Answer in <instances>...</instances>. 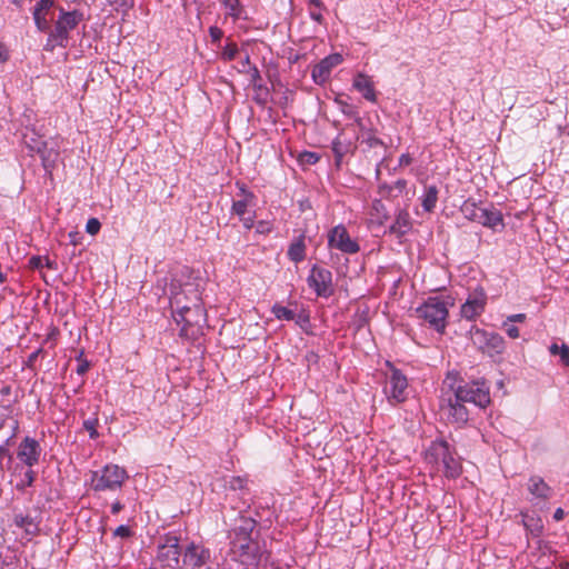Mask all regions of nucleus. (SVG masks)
Segmentation results:
<instances>
[{
    "label": "nucleus",
    "instance_id": "nucleus-1",
    "mask_svg": "<svg viewBox=\"0 0 569 569\" xmlns=\"http://www.w3.org/2000/svg\"><path fill=\"white\" fill-rule=\"evenodd\" d=\"M182 280L174 277L170 282V305L173 309L176 322L182 323L180 337L188 339H197L202 333V327L207 322V311L204 310L198 289L190 290L193 295L191 305H181Z\"/></svg>",
    "mask_w": 569,
    "mask_h": 569
},
{
    "label": "nucleus",
    "instance_id": "nucleus-2",
    "mask_svg": "<svg viewBox=\"0 0 569 569\" xmlns=\"http://www.w3.org/2000/svg\"><path fill=\"white\" fill-rule=\"evenodd\" d=\"M257 526L256 519L241 516L228 535L231 551L246 566H258L268 558L266 550L258 541Z\"/></svg>",
    "mask_w": 569,
    "mask_h": 569
},
{
    "label": "nucleus",
    "instance_id": "nucleus-3",
    "mask_svg": "<svg viewBox=\"0 0 569 569\" xmlns=\"http://www.w3.org/2000/svg\"><path fill=\"white\" fill-rule=\"evenodd\" d=\"M457 452L445 439H436L427 450V459L430 463H441L443 475L449 479H457L462 473V465Z\"/></svg>",
    "mask_w": 569,
    "mask_h": 569
},
{
    "label": "nucleus",
    "instance_id": "nucleus-4",
    "mask_svg": "<svg viewBox=\"0 0 569 569\" xmlns=\"http://www.w3.org/2000/svg\"><path fill=\"white\" fill-rule=\"evenodd\" d=\"M472 346L482 355L489 357L493 362L500 363L506 351L505 338L493 330H487L471 326L469 330Z\"/></svg>",
    "mask_w": 569,
    "mask_h": 569
},
{
    "label": "nucleus",
    "instance_id": "nucleus-5",
    "mask_svg": "<svg viewBox=\"0 0 569 569\" xmlns=\"http://www.w3.org/2000/svg\"><path fill=\"white\" fill-rule=\"evenodd\" d=\"M416 313L438 333H445L449 310L448 303L441 297H429L416 309Z\"/></svg>",
    "mask_w": 569,
    "mask_h": 569
},
{
    "label": "nucleus",
    "instance_id": "nucleus-6",
    "mask_svg": "<svg viewBox=\"0 0 569 569\" xmlns=\"http://www.w3.org/2000/svg\"><path fill=\"white\" fill-rule=\"evenodd\" d=\"M453 395L456 396V401L473 403L479 408H486L490 403V387L486 380L458 386Z\"/></svg>",
    "mask_w": 569,
    "mask_h": 569
},
{
    "label": "nucleus",
    "instance_id": "nucleus-7",
    "mask_svg": "<svg viewBox=\"0 0 569 569\" xmlns=\"http://www.w3.org/2000/svg\"><path fill=\"white\" fill-rule=\"evenodd\" d=\"M83 20V13L79 10L66 11L59 8V17L54 23L53 38L61 48H67L69 42V32L74 30Z\"/></svg>",
    "mask_w": 569,
    "mask_h": 569
},
{
    "label": "nucleus",
    "instance_id": "nucleus-8",
    "mask_svg": "<svg viewBox=\"0 0 569 569\" xmlns=\"http://www.w3.org/2000/svg\"><path fill=\"white\" fill-rule=\"evenodd\" d=\"M157 559L163 568H181V548L176 535L167 533L158 546Z\"/></svg>",
    "mask_w": 569,
    "mask_h": 569
},
{
    "label": "nucleus",
    "instance_id": "nucleus-9",
    "mask_svg": "<svg viewBox=\"0 0 569 569\" xmlns=\"http://www.w3.org/2000/svg\"><path fill=\"white\" fill-rule=\"evenodd\" d=\"M127 477V472L123 468L117 465H107L101 470L100 475L97 471L93 472L92 488L94 491L114 490L121 487Z\"/></svg>",
    "mask_w": 569,
    "mask_h": 569
},
{
    "label": "nucleus",
    "instance_id": "nucleus-10",
    "mask_svg": "<svg viewBox=\"0 0 569 569\" xmlns=\"http://www.w3.org/2000/svg\"><path fill=\"white\" fill-rule=\"evenodd\" d=\"M307 282L318 297L329 298L333 295L332 273L326 268L312 266Z\"/></svg>",
    "mask_w": 569,
    "mask_h": 569
},
{
    "label": "nucleus",
    "instance_id": "nucleus-11",
    "mask_svg": "<svg viewBox=\"0 0 569 569\" xmlns=\"http://www.w3.org/2000/svg\"><path fill=\"white\" fill-rule=\"evenodd\" d=\"M486 305L487 293L481 286H477L461 305L460 315L467 320H476L485 311Z\"/></svg>",
    "mask_w": 569,
    "mask_h": 569
},
{
    "label": "nucleus",
    "instance_id": "nucleus-12",
    "mask_svg": "<svg viewBox=\"0 0 569 569\" xmlns=\"http://www.w3.org/2000/svg\"><path fill=\"white\" fill-rule=\"evenodd\" d=\"M210 557L211 552L208 548L191 542L183 551L181 567L190 569H206V567H210L208 565Z\"/></svg>",
    "mask_w": 569,
    "mask_h": 569
},
{
    "label": "nucleus",
    "instance_id": "nucleus-13",
    "mask_svg": "<svg viewBox=\"0 0 569 569\" xmlns=\"http://www.w3.org/2000/svg\"><path fill=\"white\" fill-rule=\"evenodd\" d=\"M328 244L343 253L353 254L360 250V246L352 240L347 229L342 226H336L328 234Z\"/></svg>",
    "mask_w": 569,
    "mask_h": 569
},
{
    "label": "nucleus",
    "instance_id": "nucleus-14",
    "mask_svg": "<svg viewBox=\"0 0 569 569\" xmlns=\"http://www.w3.org/2000/svg\"><path fill=\"white\" fill-rule=\"evenodd\" d=\"M387 367L390 368L389 376V389H385L388 395V399H392L396 402H402L407 398L406 390L408 388L407 377L402 373V371L396 368L390 361L386 362Z\"/></svg>",
    "mask_w": 569,
    "mask_h": 569
},
{
    "label": "nucleus",
    "instance_id": "nucleus-15",
    "mask_svg": "<svg viewBox=\"0 0 569 569\" xmlns=\"http://www.w3.org/2000/svg\"><path fill=\"white\" fill-rule=\"evenodd\" d=\"M42 449L34 438L24 437L19 443L17 450V458L28 468H33L38 465Z\"/></svg>",
    "mask_w": 569,
    "mask_h": 569
},
{
    "label": "nucleus",
    "instance_id": "nucleus-16",
    "mask_svg": "<svg viewBox=\"0 0 569 569\" xmlns=\"http://www.w3.org/2000/svg\"><path fill=\"white\" fill-rule=\"evenodd\" d=\"M343 61L340 53H331L320 60L311 70V78L316 84L322 86L330 78L333 68Z\"/></svg>",
    "mask_w": 569,
    "mask_h": 569
},
{
    "label": "nucleus",
    "instance_id": "nucleus-17",
    "mask_svg": "<svg viewBox=\"0 0 569 569\" xmlns=\"http://www.w3.org/2000/svg\"><path fill=\"white\" fill-rule=\"evenodd\" d=\"M36 153L39 154L44 171L51 173L60 157L58 144L54 141L44 140Z\"/></svg>",
    "mask_w": 569,
    "mask_h": 569
},
{
    "label": "nucleus",
    "instance_id": "nucleus-18",
    "mask_svg": "<svg viewBox=\"0 0 569 569\" xmlns=\"http://www.w3.org/2000/svg\"><path fill=\"white\" fill-rule=\"evenodd\" d=\"M352 87L360 92L366 100L377 102L373 81L368 74L362 72L357 73L353 78Z\"/></svg>",
    "mask_w": 569,
    "mask_h": 569
},
{
    "label": "nucleus",
    "instance_id": "nucleus-19",
    "mask_svg": "<svg viewBox=\"0 0 569 569\" xmlns=\"http://www.w3.org/2000/svg\"><path fill=\"white\" fill-rule=\"evenodd\" d=\"M412 228L410 214L407 210L401 209L398 211L393 223L389 227V232L395 234L398 239L405 237Z\"/></svg>",
    "mask_w": 569,
    "mask_h": 569
},
{
    "label": "nucleus",
    "instance_id": "nucleus-20",
    "mask_svg": "<svg viewBox=\"0 0 569 569\" xmlns=\"http://www.w3.org/2000/svg\"><path fill=\"white\" fill-rule=\"evenodd\" d=\"M449 419L458 426H463L469 420V412L462 401H456V396L448 398Z\"/></svg>",
    "mask_w": 569,
    "mask_h": 569
},
{
    "label": "nucleus",
    "instance_id": "nucleus-21",
    "mask_svg": "<svg viewBox=\"0 0 569 569\" xmlns=\"http://www.w3.org/2000/svg\"><path fill=\"white\" fill-rule=\"evenodd\" d=\"M478 222L483 227L495 229L497 226L505 227L503 216L500 210L493 206L490 208H482V211L478 212Z\"/></svg>",
    "mask_w": 569,
    "mask_h": 569
},
{
    "label": "nucleus",
    "instance_id": "nucleus-22",
    "mask_svg": "<svg viewBox=\"0 0 569 569\" xmlns=\"http://www.w3.org/2000/svg\"><path fill=\"white\" fill-rule=\"evenodd\" d=\"M528 491L538 499L547 500L551 497L552 488L541 477L531 476Z\"/></svg>",
    "mask_w": 569,
    "mask_h": 569
},
{
    "label": "nucleus",
    "instance_id": "nucleus-23",
    "mask_svg": "<svg viewBox=\"0 0 569 569\" xmlns=\"http://www.w3.org/2000/svg\"><path fill=\"white\" fill-rule=\"evenodd\" d=\"M306 236L301 233L297 238L292 240V242L289 244L287 256L288 258L295 262L299 263L306 259Z\"/></svg>",
    "mask_w": 569,
    "mask_h": 569
},
{
    "label": "nucleus",
    "instance_id": "nucleus-24",
    "mask_svg": "<svg viewBox=\"0 0 569 569\" xmlns=\"http://www.w3.org/2000/svg\"><path fill=\"white\" fill-rule=\"evenodd\" d=\"M522 516V525L527 531V533L532 537H540L543 531V523L541 518L538 515H529L527 512H521Z\"/></svg>",
    "mask_w": 569,
    "mask_h": 569
},
{
    "label": "nucleus",
    "instance_id": "nucleus-25",
    "mask_svg": "<svg viewBox=\"0 0 569 569\" xmlns=\"http://www.w3.org/2000/svg\"><path fill=\"white\" fill-rule=\"evenodd\" d=\"M439 190L437 186L430 184L425 187V193L421 197V206L426 212H432L438 201Z\"/></svg>",
    "mask_w": 569,
    "mask_h": 569
},
{
    "label": "nucleus",
    "instance_id": "nucleus-26",
    "mask_svg": "<svg viewBox=\"0 0 569 569\" xmlns=\"http://www.w3.org/2000/svg\"><path fill=\"white\" fill-rule=\"evenodd\" d=\"M307 6L309 10V17L315 22L325 26L326 20L322 14L323 11H327V7L325 6L322 0H307Z\"/></svg>",
    "mask_w": 569,
    "mask_h": 569
},
{
    "label": "nucleus",
    "instance_id": "nucleus-27",
    "mask_svg": "<svg viewBox=\"0 0 569 569\" xmlns=\"http://www.w3.org/2000/svg\"><path fill=\"white\" fill-rule=\"evenodd\" d=\"M223 8L227 10V14L238 20L244 12L243 6L240 0H220Z\"/></svg>",
    "mask_w": 569,
    "mask_h": 569
},
{
    "label": "nucleus",
    "instance_id": "nucleus-28",
    "mask_svg": "<svg viewBox=\"0 0 569 569\" xmlns=\"http://www.w3.org/2000/svg\"><path fill=\"white\" fill-rule=\"evenodd\" d=\"M13 522L17 527L26 530L27 533H36L38 530L37 525L30 516L16 515L13 518Z\"/></svg>",
    "mask_w": 569,
    "mask_h": 569
},
{
    "label": "nucleus",
    "instance_id": "nucleus-29",
    "mask_svg": "<svg viewBox=\"0 0 569 569\" xmlns=\"http://www.w3.org/2000/svg\"><path fill=\"white\" fill-rule=\"evenodd\" d=\"M23 141L30 152H36L39 151V148L44 139H42V137L34 130H31L24 133Z\"/></svg>",
    "mask_w": 569,
    "mask_h": 569
},
{
    "label": "nucleus",
    "instance_id": "nucleus-30",
    "mask_svg": "<svg viewBox=\"0 0 569 569\" xmlns=\"http://www.w3.org/2000/svg\"><path fill=\"white\" fill-rule=\"evenodd\" d=\"M257 200H248V199H238L233 200L231 206V213L242 218L248 211L249 207H254Z\"/></svg>",
    "mask_w": 569,
    "mask_h": 569
},
{
    "label": "nucleus",
    "instance_id": "nucleus-31",
    "mask_svg": "<svg viewBox=\"0 0 569 569\" xmlns=\"http://www.w3.org/2000/svg\"><path fill=\"white\" fill-rule=\"evenodd\" d=\"M549 352L552 356H559L560 362L565 367H569V347L567 345L562 343L561 346H559L558 343H552L549 347Z\"/></svg>",
    "mask_w": 569,
    "mask_h": 569
},
{
    "label": "nucleus",
    "instance_id": "nucleus-32",
    "mask_svg": "<svg viewBox=\"0 0 569 569\" xmlns=\"http://www.w3.org/2000/svg\"><path fill=\"white\" fill-rule=\"evenodd\" d=\"M271 312L278 320L291 321L296 319V313L293 310L283 307L279 303H274L272 306Z\"/></svg>",
    "mask_w": 569,
    "mask_h": 569
},
{
    "label": "nucleus",
    "instance_id": "nucleus-33",
    "mask_svg": "<svg viewBox=\"0 0 569 569\" xmlns=\"http://www.w3.org/2000/svg\"><path fill=\"white\" fill-rule=\"evenodd\" d=\"M371 209L373 211L372 216H375L380 223H383L386 220H388L389 214L381 199H375L372 201Z\"/></svg>",
    "mask_w": 569,
    "mask_h": 569
},
{
    "label": "nucleus",
    "instance_id": "nucleus-34",
    "mask_svg": "<svg viewBox=\"0 0 569 569\" xmlns=\"http://www.w3.org/2000/svg\"><path fill=\"white\" fill-rule=\"evenodd\" d=\"M343 94H338L336 98H335V103L339 106V109L340 111L347 117V118H351V117H356V112L358 111V108L356 106H352L350 103H348L343 98H342Z\"/></svg>",
    "mask_w": 569,
    "mask_h": 569
},
{
    "label": "nucleus",
    "instance_id": "nucleus-35",
    "mask_svg": "<svg viewBox=\"0 0 569 569\" xmlns=\"http://www.w3.org/2000/svg\"><path fill=\"white\" fill-rule=\"evenodd\" d=\"M251 83L254 91L264 92L267 96L269 93V89L261 83V74L257 66L250 68Z\"/></svg>",
    "mask_w": 569,
    "mask_h": 569
},
{
    "label": "nucleus",
    "instance_id": "nucleus-36",
    "mask_svg": "<svg viewBox=\"0 0 569 569\" xmlns=\"http://www.w3.org/2000/svg\"><path fill=\"white\" fill-rule=\"evenodd\" d=\"M37 478V472L32 468H28V470L23 475V479L17 483L16 488L18 491H24L27 487H32Z\"/></svg>",
    "mask_w": 569,
    "mask_h": 569
},
{
    "label": "nucleus",
    "instance_id": "nucleus-37",
    "mask_svg": "<svg viewBox=\"0 0 569 569\" xmlns=\"http://www.w3.org/2000/svg\"><path fill=\"white\" fill-rule=\"evenodd\" d=\"M32 16H33L34 24L40 32H50L51 31L50 20L47 18V16L44 13L32 12Z\"/></svg>",
    "mask_w": 569,
    "mask_h": 569
},
{
    "label": "nucleus",
    "instance_id": "nucleus-38",
    "mask_svg": "<svg viewBox=\"0 0 569 569\" xmlns=\"http://www.w3.org/2000/svg\"><path fill=\"white\" fill-rule=\"evenodd\" d=\"M331 149L335 154L336 164L340 166L342 158L347 152V147L342 144V142L339 139V136L332 141Z\"/></svg>",
    "mask_w": 569,
    "mask_h": 569
},
{
    "label": "nucleus",
    "instance_id": "nucleus-39",
    "mask_svg": "<svg viewBox=\"0 0 569 569\" xmlns=\"http://www.w3.org/2000/svg\"><path fill=\"white\" fill-rule=\"evenodd\" d=\"M82 426L83 429L89 432L90 439L96 440L99 438L100 435L97 430L99 426V419L97 417L84 420Z\"/></svg>",
    "mask_w": 569,
    "mask_h": 569
},
{
    "label": "nucleus",
    "instance_id": "nucleus-40",
    "mask_svg": "<svg viewBox=\"0 0 569 569\" xmlns=\"http://www.w3.org/2000/svg\"><path fill=\"white\" fill-rule=\"evenodd\" d=\"M76 360L78 362V366H77V369H76V372L79 375V376H84L90 367H91V362L88 361L86 358H84V351L81 350L78 356L76 357Z\"/></svg>",
    "mask_w": 569,
    "mask_h": 569
},
{
    "label": "nucleus",
    "instance_id": "nucleus-41",
    "mask_svg": "<svg viewBox=\"0 0 569 569\" xmlns=\"http://www.w3.org/2000/svg\"><path fill=\"white\" fill-rule=\"evenodd\" d=\"M227 488L230 490H243L247 486V479L240 476H231L229 480L226 481Z\"/></svg>",
    "mask_w": 569,
    "mask_h": 569
},
{
    "label": "nucleus",
    "instance_id": "nucleus-42",
    "mask_svg": "<svg viewBox=\"0 0 569 569\" xmlns=\"http://www.w3.org/2000/svg\"><path fill=\"white\" fill-rule=\"evenodd\" d=\"M56 6L54 0H38L36 6L33 7L32 12L34 13H44L48 16L50 10Z\"/></svg>",
    "mask_w": 569,
    "mask_h": 569
},
{
    "label": "nucleus",
    "instance_id": "nucleus-43",
    "mask_svg": "<svg viewBox=\"0 0 569 569\" xmlns=\"http://www.w3.org/2000/svg\"><path fill=\"white\" fill-rule=\"evenodd\" d=\"M238 46L234 42H228L221 52V57L226 61H232L238 54Z\"/></svg>",
    "mask_w": 569,
    "mask_h": 569
},
{
    "label": "nucleus",
    "instance_id": "nucleus-44",
    "mask_svg": "<svg viewBox=\"0 0 569 569\" xmlns=\"http://www.w3.org/2000/svg\"><path fill=\"white\" fill-rule=\"evenodd\" d=\"M378 194L385 199H393L397 198L395 187L392 184H388L387 182H381L378 186Z\"/></svg>",
    "mask_w": 569,
    "mask_h": 569
},
{
    "label": "nucleus",
    "instance_id": "nucleus-45",
    "mask_svg": "<svg viewBox=\"0 0 569 569\" xmlns=\"http://www.w3.org/2000/svg\"><path fill=\"white\" fill-rule=\"evenodd\" d=\"M482 211V208H479L476 206V203H465L462 207V212L465 216L472 220L478 222V212Z\"/></svg>",
    "mask_w": 569,
    "mask_h": 569
},
{
    "label": "nucleus",
    "instance_id": "nucleus-46",
    "mask_svg": "<svg viewBox=\"0 0 569 569\" xmlns=\"http://www.w3.org/2000/svg\"><path fill=\"white\" fill-rule=\"evenodd\" d=\"M236 186L239 189L237 193L239 199L257 200L256 194L247 188L246 183L237 181Z\"/></svg>",
    "mask_w": 569,
    "mask_h": 569
},
{
    "label": "nucleus",
    "instance_id": "nucleus-47",
    "mask_svg": "<svg viewBox=\"0 0 569 569\" xmlns=\"http://www.w3.org/2000/svg\"><path fill=\"white\" fill-rule=\"evenodd\" d=\"M254 228H256V233L266 236V234H269L270 232H272L273 223L268 220H260V221L256 222Z\"/></svg>",
    "mask_w": 569,
    "mask_h": 569
},
{
    "label": "nucleus",
    "instance_id": "nucleus-48",
    "mask_svg": "<svg viewBox=\"0 0 569 569\" xmlns=\"http://www.w3.org/2000/svg\"><path fill=\"white\" fill-rule=\"evenodd\" d=\"M100 229H101V222L97 218H90L87 221L86 231L89 234L94 236L100 231Z\"/></svg>",
    "mask_w": 569,
    "mask_h": 569
},
{
    "label": "nucleus",
    "instance_id": "nucleus-49",
    "mask_svg": "<svg viewBox=\"0 0 569 569\" xmlns=\"http://www.w3.org/2000/svg\"><path fill=\"white\" fill-rule=\"evenodd\" d=\"M108 2L117 9H122L123 11H128L134 6L133 0H108Z\"/></svg>",
    "mask_w": 569,
    "mask_h": 569
},
{
    "label": "nucleus",
    "instance_id": "nucleus-50",
    "mask_svg": "<svg viewBox=\"0 0 569 569\" xmlns=\"http://www.w3.org/2000/svg\"><path fill=\"white\" fill-rule=\"evenodd\" d=\"M113 535L121 538H130L133 536V531L130 529V527L121 525L116 528Z\"/></svg>",
    "mask_w": 569,
    "mask_h": 569
},
{
    "label": "nucleus",
    "instance_id": "nucleus-51",
    "mask_svg": "<svg viewBox=\"0 0 569 569\" xmlns=\"http://www.w3.org/2000/svg\"><path fill=\"white\" fill-rule=\"evenodd\" d=\"M209 36L213 43H218L223 37V31L220 28L212 26L209 28Z\"/></svg>",
    "mask_w": 569,
    "mask_h": 569
},
{
    "label": "nucleus",
    "instance_id": "nucleus-52",
    "mask_svg": "<svg viewBox=\"0 0 569 569\" xmlns=\"http://www.w3.org/2000/svg\"><path fill=\"white\" fill-rule=\"evenodd\" d=\"M43 260H44V257H42V256H32L28 261V266L30 269H42Z\"/></svg>",
    "mask_w": 569,
    "mask_h": 569
},
{
    "label": "nucleus",
    "instance_id": "nucleus-53",
    "mask_svg": "<svg viewBox=\"0 0 569 569\" xmlns=\"http://www.w3.org/2000/svg\"><path fill=\"white\" fill-rule=\"evenodd\" d=\"M365 142L370 147V148H375V147H386L385 142L378 138V137H375V136H369L368 138L365 139Z\"/></svg>",
    "mask_w": 569,
    "mask_h": 569
},
{
    "label": "nucleus",
    "instance_id": "nucleus-54",
    "mask_svg": "<svg viewBox=\"0 0 569 569\" xmlns=\"http://www.w3.org/2000/svg\"><path fill=\"white\" fill-rule=\"evenodd\" d=\"M302 159L308 164H315L319 161L320 157L316 152H305Z\"/></svg>",
    "mask_w": 569,
    "mask_h": 569
},
{
    "label": "nucleus",
    "instance_id": "nucleus-55",
    "mask_svg": "<svg viewBox=\"0 0 569 569\" xmlns=\"http://www.w3.org/2000/svg\"><path fill=\"white\" fill-rule=\"evenodd\" d=\"M407 180L399 179L392 186L395 187L396 194L400 196L407 188Z\"/></svg>",
    "mask_w": 569,
    "mask_h": 569
},
{
    "label": "nucleus",
    "instance_id": "nucleus-56",
    "mask_svg": "<svg viewBox=\"0 0 569 569\" xmlns=\"http://www.w3.org/2000/svg\"><path fill=\"white\" fill-rule=\"evenodd\" d=\"M56 47H59L58 43H56V39L53 38V30L49 32V37L47 39V42L44 44L46 51H52Z\"/></svg>",
    "mask_w": 569,
    "mask_h": 569
},
{
    "label": "nucleus",
    "instance_id": "nucleus-57",
    "mask_svg": "<svg viewBox=\"0 0 569 569\" xmlns=\"http://www.w3.org/2000/svg\"><path fill=\"white\" fill-rule=\"evenodd\" d=\"M253 218H254V214L249 216V217H246V214H244V216H242V218H239V219L242 222L243 227L249 230L256 226Z\"/></svg>",
    "mask_w": 569,
    "mask_h": 569
},
{
    "label": "nucleus",
    "instance_id": "nucleus-58",
    "mask_svg": "<svg viewBox=\"0 0 569 569\" xmlns=\"http://www.w3.org/2000/svg\"><path fill=\"white\" fill-rule=\"evenodd\" d=\"M43 352V349L42 348H39L37 349L36 351H33L29 357H28V361H27V366L28 367H32L34 365V362L37 361L38 357Z\"/></svg>",
    "mask_w": 569,
    "mask_h": 569
},
{
    "label": "nucleus",
    "instance_id": "nucleus-59",
    "mask_svg": "<svg viewBox=\"0 0 569 569\" xmlns=\"http://www.w3.org/2000/svg\"><path fill=\"white\" fill-rule=\"evenodd\" d=\"M189 287H192V284L188 283V282L187 283L182 282V289H179V288L177 289L178 292H181V305H187L184 302V299H187L186 292L187 291L190 292V289H188ZM193 289L194 288H191V290H193Z\"/></svg>",
    "mask_w": 569,
    "mask_h": 569
},
{
    "label": "nucleus",
    "instance_id": "nucleus-60",
    "mask_svg": "<svg viewBox=\"0 0 569 569\" xmlns=\"http://www.w3.org/2000/svg\"><path fill=\"white\" fill-rule=\"evenodd\" d=\"M412 162V158L409 153H403L399 158V167L409 166Z\"/></svg>",
    "mask_w": 569,
    "mask_h": 569
},
{
    "label": "nucleus",
    "instance_id": "nucleus-61",
    "mask_svg": "<svg viewBox=\"0 0 569 569\" xmlns=\"http://www.w3.org/2000/svg\"><path fill=\"white\" fill-rule=\"evenodd\" d=\"M43 267L50 269V270H58V263L54 260H51L49 257H44L43 260Z\"/></svg>",
    "mask_w": 569,
    "mask_h": 569
},
{
    "label": "nucleus",
    "instance_id": "nucleus-62",
    "mask_svg": "<svg viewBox=\"0 0 569 569\" xmlns=\"http://www.w3.org/2000/svg\"><path fill=\"white\" fill-rule=\"evenodd\" d=\"M525 313H516L508 317V321L510 322H523L526 320Z\"/></svg>",
    "mask_w": 569,
    "mask_h": 569
},
{
    "label": "nucleus",
    "instance_id": "nucleus-63",
    "mask_svg": "<svg viewBox=\"0 0 569 569\" xmlns=\"http://www.w3.org/2000/svg\"><path fill=\"white\" fill-rule=\"evenodd\" d=\"M507 333L510 338L516 339L519 337V329L516 326H510L507 329Z\"/></svg>",
    "mask_w": 569,
    "mask_h": 569
},
{
    "label": "nucleus",
    "instance_id": "nucleus-64",
    "mask_svg": "<svg viewBox=\"0 0 569 569\" xmlns=\"http://www.w3.org/2000/svg\"><path fill=\"white\" fill-rule=\"evenodd\" d=\"M123 509V505L120 501H116L111 506L112 515L119 513Z\"/></svg>",
    "mask_w": 569,
    "mask_h": 569
}]
</instances>
